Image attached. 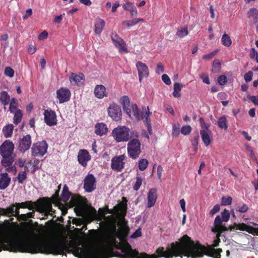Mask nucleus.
<instances>
[{
	"label": "nucleus",
	"instance_id": "obj_55",
	"mask_svg": "<svg viewBox=\"0 0 258 258\" xmlns=\"http://www.w3.org/2000/svg\"><path fill=\"white\" fill-rule=\"evenodd\" d=\"M4 73H5L6 76L12 78L13 75H14V71L11 67H6L5 71H4Z\"/></svg>",
	"mask_w": 258,
	"mask_h": 258
},
{
	"label": "nucleus",
	"instance_id": "obj_27",
	"mask_svg": "<svg viewBox=\"0 0 258 258\" xmlns=\"http://www.w3.org/2000/svg\"><path fill=\"white\" fill-rule=\"evenodd\" d=\"M200 135L202 137V140L206 146H209L211 144V140L212 139V132L210 130L208 131L201 130L200 131Z\"/></svg>",
	"mask_w": 258,
	"mask_h": 258
},
{
	"label": "nucleus",
	"instance_id": "obj_16",
	"mask_svg": "<svg viewBox=\"0 0 258 258\" xmlns=\"http://www.w3.org/2000/svg\"><path fill=\"white\" fill-rule=\"evenodd\" d=\"M136 67H137V69H138V79H139V81L142 82V80L143 78L148 77L149 72H148V66L145 63H144L141 61H139L136 63Z\"/></svg>",
	"mask_w": 258,
	"mask_h": 258
},
{
	"label": "nucleus",
	"instance_id": "obj_32",
	"mask_svg": "<svg viewBox=\"0 0 258 258\" xmlns=\"http://www.w3.org/2000/svg\"><path fill=\"white\" fill-rule=\"evenodd\" d=\"M105 22L104 21L100 18L96 19L94 24V32L96 34L100 35L103 28H104Z\"/></svg>",
	"mask_w": 258,
	"mask_h": 258
},
{
	"label": "nucleus",
	"instance_id": "obj_62",
	"mask_svg": "<svg viewBox=\"0 0 258 258\" xmlns=\"http://www.w3.org/2000/svg\"><path fill=\"white\" fill-rule=\"evenodd\" d=\"M201 79L203 80V83L206 84L207 85H209V77H208V76L207 74H203L201 75Z\"/></svg>",
	"mask_w": 258,
	"mask_h": 258
},
{
	"label": "nucleus",
	"instance_id": "obj_2",
	"mask_svg": "<svg viewBox=\"0 0 258 258\" xmlns=\"http://www.w3.org/2000/svg\"><path fill=\"white\" fill-rule=\"evenodd\" d=\"M222 233L217 232L216 238L211 245L206 246L199 241H194L187 235L180 237L178 241L172 242L167 246L156 249V253L148 254L145 252L140 253L133 250L128 243L121 245L123 254L116 252L121 258H173L186 256L187 258H202L204 255L213 258H220L221 248L215 249L220 242L219 237Z\"/></svg>",
	"mask_w": 258,
	"mask_h": 258
},
{
	"label": "nucleus",
	"instance_id": "obj_30",
	"mask_svg": "<svg viewBox=\"0 0 258 258\" xmlns=\"http://www.w3.org/2000/svg\"><path fill=\"white\" fill-rule=\"evenodd\" d=\"M11 178L7 173L0 174V190H4L9 185Z\"/></svg>",
	"mask_w": 258,
	"mask_h": 258
},
{
	"label": "nucleus",
	"instance_id": "obj_8",
	"mask_svg": "<svg viewBox=\"0 0 258 258\" xmlns=\"http://www.w3.org/2000/svg\"><path fill=\"white\" fill-rule=\"evenodd\" d=\"M142 153L141 150V142L138 139H134L128 141L127 144V153L130 158L136 160L139 158Z\"/></svg>",
	"mask_w": 258,
	"mask_h": 258
},
{
	"label": "nucleus",
	"instance_id": "obj_53",
	"mask_svg": "<svg viewBox=\"0 0 258 258\" xmlns=\"http://www.w3.org/2000/svg\"><path fill=\"white\" fill-rule=\"evenodd\" d=\"M227 83V78L224 75H221L218 77V83L220 85H224Z\"/></svg>",
	"mask_w": 258,
	"mask_h": 258
},
{
	"label": "nucleus",
	"instance_id": "obj_20",
	"mask_svg": "<svg viewBox=\"0 0 258 258\" xmlns=\"http://www.w3.org/2000/svg\"><path fill=\"white\" fill-rule=\"evenodd\" d=\"M31 145V136L27 135L21 138L20 143H19L18 150L21 153H25L27 151Z\"/></svg>",
	"mask_w": 258,
	"mask_h": 258
},
{
	"label": "nucleus",
	"instance_id": "obj_47",
	"mask_svg": "<svg viewBox=\"0 0 258 258\" xmlns=\"http://www.w3.org/2000/svg\"><path fill=\"white\" fill-rule=\"evenodd\" d=\"M121 104L123 107L131 106V104L130 103V99L127 96H123L121 98Z\"/></svg>",
	"mask_w": 258,
	"mask_h": 258
},
{
	"label": "nucleus",
	"instance_id": "obj_33",
	"mask_svg": "<svg viewBox=\"0 0 258 258\" xmlns=\"http://www.w3.org/2000/svg\"><path fill=\"white\" fill-rule=\"evenodd\" d=\"M14 127V126H13V124H10L4 126L3 128V136H4L6 138L11 137L13 135Z\"/></svg>",
	"mask_w": 258,
	"mask_h": 258
},
{
	"label": "nucleus",
	"instance_id": "obj_22",
	"mask_svg": "<svg viewBox=\"0 0 258 258\" xmlns=\"http://www.w3.org/2000/svg\"><path fill=\"white\" fill-rule=\"evenodd\" d=\"M222 222H224V221L221 219L219 215L216 216L215 219V222H214L215 227L212 228V232L214 233H223L224 231L228 230L227 227L222 224Z\"/></svg>",
	"mask_w": 258,
	"mask_h": 258
},
{
	"label": "nucleus",
	"instance_id": "obj_40",
	"mask_svg": "<svg viewBox=\"0 0 258 258\" xmlns=\"http://www.w3.org/2000/svg\"><path fill=\"white\" fill-rule=\"evenodd\" d=\"M221 43L226 47H229L231 44V40H230V36L226 33H224L222 37H221Z\"/></svg>",
	"mask_w": 258,
	"mask_h": 258
},
{
	"label": "nucleus",
	"instance_id": "obj_48",
	"mask_svg": "<svg viewBox=\"0 0 258 258\" xmlns=\"http://www.w3.org/2000/svg\"><path fill=\"white\" fill-rule=\"evenodd\" d=\"M221 218L225 222L229 221V219H230V213H229V211L226 209H224L223 212L221 213Z\"/></svg>",
	"mask_w": 258,
	"mask_h": 258
},
{
	"label": "nucleus",
	"instance_id": "obj_57",
	"mask_svg": "<svg viewBox=\"0 0 258 258\" xmlns=\"http://www.w3.org/2000/svg\"><path fill=\"white\" fill-rule=\"evenodd\" d=\"M218 52L217 50H215L211 53H209L208 54H205L203 55V58L205 60H210L212 59L214 56H215L216 53Z\"/></svg>",
	"mask_w": 258,
	"mask_h": 258
},
{
	"label": "nucleus",
	"instance_id": "obj_9",
	"mask_svg": "<svg viewBox=\"0 0 258 258\" xmlns=\"http://www.w3.org/2000/svg\"><path fill=\"white\" fill-rule=\"evenodd\" d=\"M48 145L45 141L38 142L33 144V147L31 148V153L32 156L34 157H41L46 153Z\"/></svg>",
	"mask_w": 258,
	"mask_h": 258
},
{
	"label": "nucleus",
	"instance_id": "obj_31",
	"mask_svg": "<svg viewBox=\"0 0 258 258\" xmlns=\"http://www.w3.org/2000/svg\"><path fill=\"white\" fill-rule=\"evenodd\" d=\"M108 133V128L103 122L98 123L95 125V134L98 136H103Z\"/></svg>",
	"mask_w": 258,
	"mask_h": 258
},
{
	"label": "nucleus",
	"instance_id": "obj_59",
	"mask_svg": "<svg viewBox=\"0 0 258 258\" xmlns=\"http://www.w3.org/2000/svg\"><path fill=\"white\" fill-rule=\"evenodd\" d=\"M156 72L157 74H160L164 72V67L161 62H158L157 63V64H156Z\"/></svg>",
	"mask_w": 258,
	"mask_h": 258
},
{
	"label": "nucleus",
	"instance_id": "obj_36",
	"mask_svg": "<svg viewBox=\"0 0 258 258\" xmlns=\"http://www.w3.org/2000/svg\"><path fill=\"white\" fill-rule=\"evenodd\" d=\"M218 127L224 130H227L228 122L225 116H223L218 119Z\"/></svg>",
	"mask_w": 258,
	"mask_h": 258
},
{
	"label": "nucleus",
	"instance_id": "obj_58",
	"mask_svg": "<svg viewBox=\"0 0 258 258\" xmlns=\"http://www.w3.org/2000/svg\"><path fill=\"white\" fill-rule=\"evenodd\" d=\"M248 99L253 103L254 105L258 106V95L257 96H248Z\"/></svg>",
	"mask_w": 258,
	"mask_h": 258
},
{
	"label": "nucleus",
	"instance_id": "obj_35",
	"mask_svg": "<svg viewBox=\"0 0 258 258\" xmlns=\"http://www.w3.org/2000/svg\"><path fill=\"white\" fill-rule=\"evenodd\" d=\"M71 194L69 190L68 186L64 184V187H63V190H62L61 201L64 203L67 202L69 199H70V197H71Z\"/></svg>",
	"mask_w": 258,
	"mask_h": 258
},
{
	"label": "nucleus",
	"instance_id": "obj_26",
	"mask_svg": "<svg viewBox=\"0 0 258 258\" xmlns=\"http://www.w3.org/2000/svg\"><path fill=\"white\" fill-rule=\"evenodd\" d=\"M157 195L156 188H150V191L148 192V208H150L153 207L156 202Z\"/></svg>",
	"mask_w": 258,
	"mask_h": 258
},
{
	"label": "nucleus",
	"instance_id": "obj_45",
	"mask_svg": "<svg viewBox=\"0 0 258 258\" xmlns=\"http://www.w3.org/2000/svg\"><path fill=\"white\" fill-rule=\"evenodd\" d=\"M13 162L10 163V164L8 165H4L3 164H2V165H3V167L6 168L7 172L15 174L16 172H17V169H16L15 165H13Z\"/></svg>",
	"mask_w": 258,
	"mask_h": 258
},
{
	"label": "nucleus",
	"instance_id": "obj_5",
	"mask_svg": "<svg viewBox=\"0 0 258 258\" xmlns=\"http://www.w3.org/2000/svg\"><path fill=\"white\" fill-rule=\"evenodd\" d=\"M14 144L9 140L3 142L0 146V155L3 157L1 163L4 166H8L14 162Z\"/></svg>",
	"mask_w": 258,
	"mask_h": 258
},
{
	"label": "nucleus",
	"instance_id": "obj_4",
	"mask_svg": "<svg viewBox=\"0 0 258 258\" xmlns=\"http://www.w3.org/2000/svg\"><path fill=\"white\" fill-rule=\"evenodd\" d=\"M112 137L116 143L127 142L132 139H138L139 134L136 131H130V128L126 126L119 125L114 128Z\"/></svg>",
	"mask_w": 258,
	"mask_h": 258
},
{
	"label": "nucleus",
	"instance_id": "obj_21",
	"mask_svg": "<svg viewBox=\"0 0 258 258\" xmlns=\"http://www.w3.org/2000/svg\"><path fill=\"white\" fill-rule=\"evenodd\" d=\"M90 160V155L86 149H81L78 153V161L84 167H86L87 163Z\"/></svg>",
	"mask_w": 258,
	"mask_h": 258
},
{
	"label": "nucleus",
	"instance_id": "obj_34",
	"mask_svg": "<svg viewBox=\"0 0 258 258\" xmlns=\"http://www.w3.org/2000/svg\"><path fill=\"white\" fill-rule=\"evenodd\" d=\"M247 18H252L254 24L256 23L258 20V10L255 8H251L248 11Z\"/></svg>",
	"mask_w": 258,
	"mask_h": 258
},
{
	"label": "nucleus",
	"instance_id": "obj_63",
	"mask_svg": "<svg viewBox=\"0 0 258 258\" xmlns=\"http://www.w3.org/2000/svg\"><path fill=\"white\" fill-rule=\"evenodd\" d=\"M142 236V231H141L140 229H138L136 230L135 232L133 233V234H132V236H131V237L132 238H136L140 237Z\"/></svg>",
	"mask_w": 258,
	"mask_h": 258
},
{
	"label": "nucleus",
	"instance_id": "obj_13",
	"mask_svg": "<svg viewBox=\"0 0 258 258\" xmlns=\"http://www.w3.org/2000/svg\"><path fill=\"white\" fill-rule=\"evenodd\" d=\"M124 160H125L124 154L112 158L111 163H110L111 169L116 172H120L124 168L125 164V163L123 162Z\"/></svg>",
	"mask_w": 258,
	"mask_h": 258
},
{
	"label": "nucleus",
	"instance_id": "obj_64",
	"mask_svg": "<svg viewBox=\"0 0 258 258\" xmlns=\"http://www.w3.org/2000/svg\"><path fill=\"white\" fill-rule=\"evenodd\" d=\"M220 210V208H219V205L217 204V205H215V206H214V208H213V209H212L211 211H210V212H209V213H210V215L213 216L214 214H215L216 213H217V212H218Z\"/></svg>",
	"mask_w": 258,
	"mask_h": 258
},
{
	"label": "nucleus",
	"instance_id": "obj_14",
	"mask_svg": "<svg viewBox=\"0 0 258 258\" xmlns=\"http://www.w3.org/2000/svg\"><path fill=\"white\" fill-rule=\"evenodd\" d=\"M56 97L59 103L67 102L71 97V91L68 88L61 87L56 91Z\"/></svg>",
	"mask_w": 258,
	"mask_h": 258
},
{
	"label": "nucleus",
	"instance_id": "obj_6",
	"mask_svg": "<svg viewBox=\"0 0 258 258\" xmlns=\"http://www.w3.org/2000/svg\"><path fill=\"white\" fill-rule=\"evenodd\" d=\"M60 185H58V188L60 189ZM59 189L56 190L54 195L52 196L51 198H44V201L41 205H40V212L45 214V216L47 217L48 215L51 216L54 218L55 211L52 209L51 207L52 204H56L58 203V192Z\"/></svg>",
	"mask_w": 258,
	"mask_h": 258
},
{
	"label": "nucleus",
	"instance_id": "obj_24",
	"mask_svg": "<svg viewBox=\"0 0 258 258\" xmlns=\"http://www.w3.org/2000/svg\"><path fill=\"white\" fill-rule=\"evenodd\" d=\"M69 81L71 84L77 86H81L83 84L84 81V77L83 75L79 76L74 73H71L70 78H69Z\"/></svg>",
	"mask_w": 258,
	"mask_h": 258
},
{
	"label": "nucleus",
	"instance_id": "obj_23",
	"mask_svg": "<svg viewBox=\"0 0 258 258\" xmlns=\"http://www.w3.org/2000/svg\"><path fill=\"white\" fill-rule=\"evenodd\" d=\"M19 208H15L14 205H10L9 207L6 208H0V212L5 213L6 215L11 217H17L19 215Z\"/></svg>",
	"mask_w": 258,
	"mask_h": 258
},
{
	"label": "nucleus",
	"instance_id": "obj_52",
	"mask_svg": "<svg viewBox=\"0 0 258 258\" xmlns=\"http://www.w3.org/2000/svg\"><path fill=\"white\" fill-rule=\"evenodd\" d=\"M248 206L247 205L244 204L241 206L236 207V211L240 212V213H244L248 211Z\"/></svg>",
	"mask_w": 258,
	"mask_h": 258
},
{
	"label": "nucleus",
	"instance_id": "obj_54",
	"mask_svg": "<svg viewBox=\"0 0 258 258\" xmlns=\"http://www.w3.org/2000/svg\"><path fill=\"white\" fill-rule=\"evenodd\" d=\"M179 133H180L179 127L175 125H173V127H172V136L174 137H177L178 135H179Z\"/></svg>",
	"mask_w": 258,
	"mask_h": 258
},
{
	"label": "nucleus",
	"instance_id": "obj_15",
	"mask_svg": "<svg viewBox=\"0 0 258 258\" xmlns=\"http://www.w3.org/2000/svg\"><path fill=\"white\" fill-rule=\"evenodd\" d=\"M227 228H228L229 231H232L234 229L239 230L242 231L247 232L249 234H253L256 231V228L252 227L251 226H248L244 223H234L233 225L229 226Z\"/></svg>",
	"mask_w": 258,
	"mask_h": 258
},
{
	"label": "nucleus",
	"instance_id": "obj_37",
	"mask_svg": "<svg viewBox=\"0 0 258 258\" xmlns=\"http://www.w3.org/2000/svg\"><path fill=\"white\" fill-rule=\"evenodd\" d=\"M183 87V85L178 83H174V91H173V96L175 98L180 97V93H179L181 91V88Z\"/></svg>",
	"mask_w": 258,
	"mask_h": 258
},
{
	"label": "nucleus",
	"instance_id": "obj_7",
	"mask_svg": "<svg viewBox=\"0 0 258 258\" xmlns=\"http://www.w3.org/2000/svg\"><path fill=\"white\" fill-rule=\"evenodd\" d=\"M126 198L123 197V201L117 204L115 206H114L113 209H109L108 208L107 206H105L104 207L100 208V210H105L106 213L115 215L116 219L119 218L123 220L124 217L126 215Z\"/></svg>",
	"mask_w": 258,
	"mask_h": 258
},
{
	"label": "nucleus",
	"instance_id": "obj_3",
	"mask_svg": "<svg viewBox=\"0 0 258 258\" xmlns=\"http://www.w3.org/2000/svg\"><path fill=\"white\" fill-rule=\"evenodd\" d=\"M123 110L129 117L132 118H135L136 120L139 121L142 120L144 121V124L147 127L148 133L150 135L153 134L152 131V127L151 126V120L149 115L152 112L149 111V109L147 107L146 109L145 107H143V110H145V112H140V110L136 104H132V106L123 107Z\"/></svg>",
	"mask_w": 258,
	"mask_h": 258
},
{
	"label": "nucleus",
	"instance_id": "obj_17",
	"mask_svg": "<svg viewBox=\"0 0 258 258\" xmlns=\"http://www.w3.org/2000/svg\"><path fill=\"white\" fill-rule=\"evenodd\" d=\"M44 121L49 126L56 124V113L53 110H46L44 111Z\"/></svg>",
	"mask_w": 258,
	"mask_h": 258
},
{
	"label": "nucleus",
	"instance_id": "obj_60",
	"mask_svg": "<svg viewBox=\"0 0 258 258\" xmlns=\"http://www.w3.org/2000/svg\"><path fill=\"white\" fill-rule=\"evenodd\" d=\"M252 75L253 73L251 71L245 73V76H244V79H245V82L247 83L251 81Z\"/></svg>",
	"mask_w": 258,
	"mask_h": 258
},
{
	"label": "nucleus",
	"instance_id": "obj_12",
	"mask_svg": "<svg viewBox=\"0 0 258 258\" xmlns=\"http://www.w3.org/2000/svg\"><path fill=\"white\" fill-rule=\"evenodd\" d=\"M108 115L112 120L115 121H120L121 119V111L120 106L114 103H111L108 107Z\"/></svg>",
	"mask_w": 258,
	"mask_h": 258
},
{
	"label": "nucleus",
	"instance_id": "obj_19",
	"mask_svg": "<svg viewBox=\"0 0 258 258\" xmlns=\"http://www.w3.org/2000/svg\"><path fill=\"white\" fill-rule=\"evenodd\" d=\"M95 177L92 174H90L86 176V178L84 180V189L87 192H91L95 190Z\"/></svg>",
	"mask_w": 258,
	"mask_h": 258
},
{
	"label": "nucleus",
	"instance_id": "obj_38",
	"mask_svg": "<svg viewBox=\"0 0 258 258\" xmlns=\"http://www.w3.org/2000/svg\"><path fill=\"white\" fill-rule=\"evenodd\" d=\"M0 101H2L3 105H8L9 103L10 97L6 91H3L1 93Z\"/></svg>",
	"mask_w": 258,
	"mask_h": 258
},
{
	"label": "nucleus",
	"instance_id": "obj_56",
	"mask_svg": "<svg viewBox=\"0 0 258 258\" xmlns=\"http://www.w3.org/2000/svg\"><path fill=\"white\" fill-rule=\"evenodd\" d=\"M138 24V22L133 21V20H126L122 22L123 25L127 27H131L134 26Z\"/></svg>",
	"mask_w": 258,
	"mask_h": 258
},
{
	"label": "nucleus",
	"instance_id": "obj_43",
	"mask_svg": "<svg viewBox=\"0 0 258 258\" xmlns=\"http://www.w3.org/2000/svg\"><path fill=\"white\" fill-rule=\"evenodd\" d=\"M25 168H26V170L19 172L18 176H17V181H18V183L20 184L23 183L25 180L26 179V171L28 168L27 166L25 167Z\"/></svg>",
	"mask_w": 258,
	"mask_h": 258
},
{
	"label": "nucleus",
	"instance_id": "obj_50",
	"mask_svg": "<svg viewBox=\"0 0 258 258\" xmlns=\"http://www.w3.org/2000/svg\"><path fill=\"white\" fill-rule=\"evenodd\" d=\"M123 10H124L125 11L136 10V8L135 6V5L131 2H127L125 4H123Z\"/></svg>",
	"mask_w": 258,
	"mask_h": 258
},
{
	"label": "nucleus",
	"instance_id": "obj_41",
	"mask_svg": "<svg viewBox=\"0 0 258 258\" xmlns=\"http://www.w3.org/2000/svg\"><path fill=\"white\" fill-rule=\"evenodd\" d=\"M15 115H14V124L15 125L18 124L21 121L22 119V111L20 109L16 110V111L14 112Z\"/></svg>",
	"mask_w": 258,
	"mask_h": 258
},
{
	"label": "nucleus",
	"instance_id": "obj_28",
	"mask_svg": "<svg viewBox=\"0 0 258 258\" xmlns=\"http://www.w3.org/2000/svg\"><path fill=\"white\" fill-rule=\"evenodd\" d=\"M107 218L109 219V221H108L107 222V227L110 231H115V230H117V226H120V224H125L124 222L118 223L117 222V218L111 215L108 216Z\"/></svg>",
	"mask_w": 258,
	"mask_h": 258
},
{
	"label": "nucleus",
	"instance_id": "obj_25",
	"mask_svg": "<svg viewBox=\"0 0 258 258\" xmlns=\"http://www.w3.org/2000/svg\"><path fill=\"white\" fill-rule=\"evenodd\" d=\"M95 97L101 99L107 97V92L104 86L102 85H97L94 88Z\"/></svg>",
	"mask_w": 258,
	"mask_h": 258
},
{
	"label": "nucleus",
	"instance_id": "obj_39",
	"mask_svg": "<svg viewBox=\"0 0 258 258\" xmlns=\"http://www.w3.org/2000/svg\"><path fill=\"white\" fill-rule=\"evenodd\" d=\"M148 161L145 158H142L138 161V169L141 171H144L148 167Z\"/></svg>",
	"mask_w": 258,
	"mask_h": 258
},
{
	"label": "nucleus",
	"instance_id": "obj_10",
	"mask_svg": "<svg viewBox=\"0 0 258 258\" xmlns=\"http://www.w3.org/2000/svg\"><path fill=\"white\" fill-rule=\"evenodd\" d=\"M84 203V199L80 196L71 199L70 204L72 206L75 207L74 211L76 212L77 215L82 216L85 212V209L83 206Z\"/></svg>",
	"mask_w": 258,
	"mask_h": 258
},
{
	"label": "nucleus",
	"instance_id": "obj_18",
	"mask_svg": "<svg viewBox=\"0 0 258 258\" xmlns=\"http://www.w3.org/2000/svg\"><path fill=\"white\" fill-rule=\"evenodd\" d=\"M111 40L113 42L114 45H115L116 48H118L120 52L127 53L128 52L126 48V44L123 40L118 35L116 34L111 35Z\"/></svg>",
	"mask_w": 258,
	"mask_h": 258
},
{
	"label": "nucleus",
	"instance_id": "obj_42",
	"mask_svg": "<svg viewBox=\"0 0 258 258\" xmlns=\"http://www.w3.org/2000/svg\"><path fill=\"white\" fill-rule=\"evenodd\" d=\"M188 35L187 27H181L176 31V36L180 38H182Z\"/></svg>",
	"mask_w": 258,
	"mask_h": 258
},
{
	"label": "nucleus",
	"instance_id": "obj_11",
	"mask_svg": "<svg viewBox=\"0 0 258 258\" xmlns=\"http://www.w3.org/2000/svg\"><path fill=\"white\" fill-rule=\"evenodd\" d=\"M130 229L126 225L125 223H122L120 225L119 229L116 230V231H110V235L114 237H117L119 239L120 241H123L126 239V237L128 235Z\"/></svg>",
	"mask_w": 258,
	"mask_h": 258
},
{
	"label": "nucleus",
	"instance_id": "obj_49",
	"mask_svg": "<svg viewBox=\"0 0 258 258\" xmlns=\"http://www.w3.org/2000/svg\"><path fill=\"white\" fill-rule=\"evenodd\" d=\"M136 183L134 185H133V189H134V190L138 191L139 189H140V187H141V185H142V179L141 177H136Z\"/></svg>",
	"mask_w": 258,
	"mask_h": 258
},
{
	"label": "nucleus",
	"instance_id": "obj_51",
	"mask_svg": "<svg viewBox=\"0 0 258 258\" xmlns=\"http://www.w3.org/2000/svg\"><path fill=\"white\" fill-rule=\"evenodd\" d=\"M231 201H232V198L230 197H222V199H221V205L228 206L231 204Z\"/></svg>",
	"mask_w": 258,
	"mask_h": 258
},
{
	"label": "nucleus",
	"instance_id": "obj_44",
	"mask_svg": "<svg viewBox=\"0 0 258 258\" xmlns=\"http://www.w3.org/2000/svg\"><path fill=\"white\" fill-rule=\"evenodd\" d=\"M221 67V65L220 64V62H219L218 60L216 59L214 60V61H213V68H212V73H214V74H217L220 70Z\"/></svg>",
	"mask_w": 258,
	"mask_h": 258
},
{
	"label": "nucleus",
	"instance_id": "obj_29",
	"mask_svg": "<svg viewBox=\"0 0 258 258\" xmlns=\"http://www.w3.org/2000/svg\"><path fill=\"white\" fill-rule=\"evenodd\" d=\"M11 205H15V208H19V209H28L30 210H33L36 207V204L31 202V201H27L22 203H15Z\"/></svg>",
	"mask_w": 258,
	"mask_h": 258
},
{
	"label": "nucleus",
	"instance_id": "obj_61",
	"mask_svg": "<svg viewBox=\"0 0 258 258\" xmlns=\"http://www.w3.org/2000/svg\"><path fill=\"white\" fill-rule=\"evenodd\" d=\"M162 82H164L166 85H169L171 84V80L166 74H163L162 76Z\"/></svg>",
	"mask_w": 258,
	"mask_h": 258
},
{
	"label": "nucleus",
	"instance_id": "obj_46",
	"mask_svg": "<svg viewBox=\"0 0 258 258\" xmlns=\"http://www.w3.org/2000/svg\"><path fill=\"white\" fill-rule=\"evenodd\" d=\"M180 134L184 136L189 135L191 131V127L190 125H183L180 128Z\"/></svg>",
	"mask_w": 258,
	"mask_h": 258
},
{
	"label": "nucleus",
	"instance_id": "obj_1",
	"mask_svg": "<svg viewBox=\"0 0 258 258\" xmlns=\"http://www.w3.org/2000/svg\"><path fill=\"white\" fill-rule=\"evenodd\" d=\"M34 236L33 229H28L25 234V237L18 238H11L9 236L0 238V251L8 250L14 252H26L30 253H44L52 255H63L65 252H72L74 256L78 258H109L111 251L103 247L83 249L77 245L73 249L69 247L68 241L64 239L55 238L51 240L30 239ZM126 243H118L116 248L121 250L112 251L113 255L119 257L116 252L123 254L120 248V245Z\"/></svg>",
	"mask_w": 258,
	"mask_h": 258
}]
</instances>
